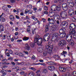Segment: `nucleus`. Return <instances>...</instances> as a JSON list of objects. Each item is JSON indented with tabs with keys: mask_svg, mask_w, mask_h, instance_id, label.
I'll use <instances>...</instances> for the list:
<instances>
[{
	"mask_svg": "<svg viewBox=\"0 0 76 76\" xmlns=\"http://www.w3.org/2000/svg\"><path fill=\"white\" fill-rule=\"evenodd\" d=\"M18 66H16L15 68L14 69H16V72H17L18 71V70H19V69H17V68H18Z\"/></svg>",
	"mask_w": 76,
	"mask_h": 76,
	"instance_id": "obj_42",
	"label": "nucleus"
},
{
	"mask_svg": "<svg viewBox=\"0 0 76 76\" xmlns=\"http://www.w3.org/2000/svg\"><path fill=\"white\" fill-rule=\"evenodd\" d=\"M51 43H52V42H51V41H49L48 42V44H49V45H50V44H51Z\"/></svg>",
	"mask_w": 76,
	"mask_h": 76,
	"instance_id": "obj_61",
	"label": "nucleus"
},
{
	"mask_svg": "<svg viewBox=\"0 0 76 76\" xmlns=\"http://www.w3.org/2000/svg\"><path fill=\"white\" fill-rule=\"evenodd\" d=\"M26 67H23L22 68H21L20 70H26Z\"/></svg>",
	"mask_w": 76,
	"mask_h": 76,
	"instance_id": "obj_43",
	"label": "nucleus"
},
{
	"mask_svg": "<svg viewBox=\"0 0 76 76\" xmlns=\"http://www.w3.org/2000/svg\"><path fill=\"white\" fill-rule=\"evenodd\" d=\"M66 29L65 28H61L59 31L60 34H62L64 33H66Z\"/></svg>",
	"mask_w": 76,
	"mask_h": 76,
	"instance_id": "obj_10",
	"label": "nucleus"
},
{
	"mask_svg": "<svg viewBox=\"0 0 76 76\" xmlns=\"http://www.w3.org/2000/svg\"><path fill=\"white\" fill-rule=\"evenodd\" d=\"M39 36L38 34H37L36 35V36L34 38V42L35 43L37 42V45H40L41 47L42 46V38H39Z\"/></svg>",
	"mask_w": 76,
	"mask_h": 76,
	"instance_id": "obj_2",
	"label": "nucleus"
},
{
	"mask_svg": "<svg viewBox=\"0 0 76 76\" xmlns=\"http://www.w3.org/2000/svg\"><path fill=\"white\" fill-rule=\"evenodd\" d=\"M29 10H28L27 9H26V10L25 13L26 14H27V13H28V12Z\"/></svg>",
	"mask_w": 76,
	"mask_h": 76,
	"instance_id": "obj_47",
	"label": "nucleus"
},
{
	"mask_svg": "<svg viewBox=\"0 0 76 76\" xmlns=\"http://www.w3.org/2000/svg\"><path fill=\"white\" fill-rule=\"evenodd\" d=\"M42 20L43 22H45V20H45V19L44 18H42Z\"/></svg>",
	"mask_w": 76,
	"mask_h": 76,
	"instance_id": "obj_57",
	"label": "nucleus"
},
{
	"mask_svg": "<svg viewBox=\"0 0 76 76\" xmlns=\"http://www.w3.org/2000/svg\"><path fill=\"white\" fill-rule=\"evenodd\" d=\"M0 30L1 32H3L4 30V27L1 25H0Z\"/></svg>",
	"mask_w": 76,
	"mask_h": 76,
	"instance_id": "obj_15",
	"label": "nucleus"
},
{
	"mask_svg": "<svg viewBox=\"0 0 76 76\" xmlns=\"http://www.w3.org/2000/svg\"><path fill=\"white\" fill-rule=\"evenodd\" d=\"M55 69V67L54 66H51V70H52V71L54 70Z\"/></svg>",
	"mask_w": 76,
	"mask_h": 76,
	"instance_id": "obj_31",
	"label": "nucleus"
},
{
	"mask_svg": "<svg viewBox=\"0 0 76 76\" xmlns=\"http://www.w3.org/2000/svg\"><path fill=\"white\" fill-rule=\"evenodd\" d=\"M20 74H21V75H24V72H23V71H21V72H20Z\"/></svg>",
	"mask_w": 76,
	"mask_h": 76,
	"instance_id": "obj_58",
	"label": "nucleus"
},
{
	"mask_svg": "<svg viewBox=\"0 0 76 76\" xmlns=\"http://www.w3.org/2000/svg\"><path fill=\"white\" fill-rule=\"evenodd\" d=\"M35 73H34V72H32L31 73V75L30 76H35Z\"/></svg>",
	"mask_w": 76,
	"mask_h": 76,
	"instance_id": "obj_41",
	"label": "nucleus"
},
{
	"mask_svg": "<svg viewBox=\"0 0 76 76\" xmlns=\"http://www.w3.org/2000/svg\"><path fill=\"white\" fill-rule=\"evenodd\" d=\"M48 12L47 11H44V13L46 14V15H48Z\"/></svg>",
	"mask_w": 76,
	"mask_h": 76,
	"instance_id": "obj_62",
	"label": "nucleus"
},
{
	"mask_svg": "<svg viewBox=\"0 0 76 76\" xmlns=\"http://www.w3.org/2000/svg\"><path fill=\"white\" fill-rule=\"evenodd\" d=\"M16 1V0H10V1L11 3H15Z\"/></svg>",
	"mask_w": 76,
	"mask_h": 76,
	"instance_id": "obj_40",
	"label": "nucleus"
},
{
	"mask_svg": "<svg viewBox=\"0 0 76 76\" xmlns=\"http://www.w3.org/2000/svg\"><path fill=\"white\" fill-rule=\"evenodd\" d=\"M23 53H25L26 54H28V52L24 51Z\"/></svg>",
	"mask_w": 76,
	"mask_h": 76,
	"instance_id": "obj_64",
	"label": "nucleus"
},
{
	"mask_svg": "<svg viewBox=\"0 0 76 76\" xmlns=\"http://www.w3.org/2000/svg\"><path fill=\"white\" fill-rule=\"evenodd\" d=\"M68 13L69 14V15L72 16H73L75 15V12L73 10V9H71L68 11Z\"/></svg>",
	"mask_w": 76,
	"mask_h": 76,
	"instance_id": "obj_7",
	"label": "nucleus"
},
{
	"mask_svg": "<svg viewBox=\"0 0 76 76\" xmlns=\"http://www.w3.org/2000/svg\"><path fill=\"white\" fill-rule=\"evenodd\" d=\"M72 63H73V60H71L69 62V64H72Z\"/></svg>",
	"mask_w": 76,
	"mask_h": 76,
	"instance_id": "obj_60",
	"label": "nucleus"
},
{
	"mask_svg": "<svg viewBox=\"0 0 76 76\" xmlns=\"http://www.w3.org/2000/svg\"><path fill=\"white\" fill-rule=\"evenodd\" d=\"M26 19H27L28 20H29V19H30V18H29V17H28V16H26Z\"/></svg>",
	"mask_w": 76,
	"mask_h": 76,
	"instance_id": "obj_52",
	"label": "nucleus"
},
{
	"mask_svg": "<svg viewBox=\"0 0 76 76\" xmlns=\"http://www.w3.org/2000/svg\"><path fill=\"white\" fill-rule=\"evenodd\" d=\"M13 58L12 57H10L8 59V60H12Z\"/></svg>",
	"mask_w": 76,
	"mask_h": 76,
	"instance_id": "obj_44",
	"label": "nucleus"
},
{
	"mask_svg": "<svg viewBox=\"0 0 76 76\" xmlns=\"http://www.w3.org/2000/svg\"><path fill=\"white\" fill-rule=\"evenodd\" d=\"M30 69H31V70H35V68L33 67H31L30 68Z\"/></svg>",
	"mask_w": 76,
	"mask_h": 76,
	"instance_id": "obj_49",
	"label": "nucleus"
},
{
	"mask_svg": "<svg viewBox=\"0 0 76 76\" xmlns=\"http://www.w3.org/2000/svg\"><path fill=\"white\" fill-rule=\"evenodd\" d=\"M26 49L28 50V51H29L31 50V48L27 44L26 45Z\"/></svg>",
	"mask_w": 76,
	"mask_h": 76,
	"instance_id": "obj_21",
	"label": "nucleus"
},
{
	"mask_svg": "<svg viewBox=\"0 0 76 76\" xmlns=\"http://www.w3.org/2000/svg\"><path fill=\"white\" fill-rule=\"evenodd\" d=\"M49 31V26L48 25H46L45 27V32L47 33Z\"/></svg>",
	"mask_w": 76,
	"mask_h": 76,
	"instance_id": "obj_14",
	"label": "nucleus"
},
{
	"mask_svg": "<svg viewBox=\"0 0 76 76\" xmlns=\"http://www.w3.org/2000/svg\"><path fill=\"white\" fill-rule=\"evenodd\" d=\"M43 72L44 73H48V71L47 69H45L43 70Z\"/></svg>",
	"mask_w": 76,
	"mask_h": 76,
	"instance_id": "obj_30",
	"label": "nucleus"
},
{
	"mask_svg": "<svg viewBox=\"0 0 76 76\" xmlns=\"http://www.w3.org/2000/svg\"><path fill=\"white\" fill-rule=\"evenodd\" d=\"M52 23H49V26L50 27H53L54 26V20H53Z\"/></svg>",
	"mask_w": 76,
	"mask_h": 76,
	"instance_id": "obj_16",
	"label": "nucleus"
},
{
	"mask_svg": "<svg viewBox=\"0 0 76 76\" xmlns=\"http://www.w3.org/2000/svg\"><path fill=\"white\" fill-rule=\"evenodd\" d=\"M2 9L5 11V12H7V8L6 7L4 8V6H3L2 7Z\"/></svg>",
	"mask_w": 76,
	"mask_h": 76,
	"instance_id": "obj_26",
	"label": "nucleus"
},
{
	"mask_svg": "<svg viewBox=\"0 0 76 76\" xmlns=\"http://www.w3.org/2000/svg\"><path fill=\"white\" fill-rule=\"evenodd\" d=\"M56 41H60V39L59 38H57V39H55Z\"/></svg>",
	"mask_w": 76,
	"mask_h": 76,
	"instance_id": "obj_45",
	"label": "nucleus"
},
{
	"mask_svg": "<svg viewBox=\"0 0 76 76\" xmlns=\"http://www.w3.org/2000/svg\"><path fill=\"white\" fill-rule=\"evenodd\" d=\"M15 17L16 19H19L20 18V17L19 16L17 15H15Z\"/></svg>",
	"mask_w": 76,
	"mask_h": 76,
	"instance_id": "obj_48",
	"label": "nucleus"
},
{
	"mask_svg": "<svg viewBox=\"0 0 76 76\" xmlns=\"http://www.w3.org/2000/svg\"><path fill=\"white\" fill-rule=\"evenodd\" d=\"M60 15L61 17L62 18V19H66V18L67 16V13L66 12L62 11L60 13Z\"/></svg>",
	"mask_w": 76,
	"mask_h": 76,
	"instance_id": "obj_3",
	"label": "nucleus"
},
{
	"mask_svg": "<svg viewBox=\"0 0 76 76\" xmlns=\"http://www.w3.org/2000/svg\"><path fill=\"white\" fill-rule=\"evenodd\" d=\"M10 19L11 20H12V21H13L15 20V18H14V17H13V16L12 15H11L10 16Z\"/></svg>",
	"mask_w": 76,
	"mask_h": 76,
	"instance_id": "obj_22",
	"label": "nucleus"
},
{
	"mask_svg": "<svg viewBox=\"0 0 76 76\" xmlns=\"http://www.w3.org/2000/svg\"><path fill=\"white\" fill-rule=\"evenodd\" d=\"M68 37H69V36H66V40L67 41V42H71V44H72L73 43V39H72L71 38L70 39H68Z\"/></svg>",
	"mask_w": 76,
	"mask_h": 76,
	"instance_id": "obj_9",
	"label": "nucleus"
},
{
	"mask_svg": "<svg viewBox=\"0 0 76 76\" xmlns=\"http://www.w3.org/2000/svg\"><path fill=\"white\" fill-rule=\"evenodd\" d=\"M32 19H33L34 20H38V19H37V18H35V17H34V16H32Z\"/></svg>",
	"mask_w": 76,
	"mask_h": 76,
	"instance_id": "obj_37",
	"label": "nucleus"
},
{
	"mask_svg": "<svg viewBox=\"0 0 76 76\" xmlns=\"http://www.w3.org/2000/svg\"><path fill=\"white\" fill-rule=\"evenodd\" d=\"M46 48L47 49V51L45 50L43 51L44 56H45L48 53H51L53 48V45H47L46 46Z\"/></svg>",
	"mask_w": 76,
	"mask_h": 76,
	"instance_id": "obj_1",
	"label": "nucleus"
},
{
	"mask_svg": "<svg viewBox=\"0 0 76 76\" xmlns=\"http://www.w3.org/2000/svg\"><path fill=\"white\" fill-rule=\"evenodd\" d=\"M7 46L9 47L10 48H12V46H11V45L10 44L7 45Z\"/></svg>",
	"mask_w": 76,
	"mask_h": 76,
	"instance_id": "obj_53",
	"label": "nucleus"
},
{
	"mask_svg": "<svg viewBox=\"0 0 76 76\" xmlns=\"http://www.w3.org/2000/svg\"><path fill=\"white\" fill-rule=\"evenodd\" d=\"M65 70H66V68H65L62 67L61 72H65Z\"/></svg>",
	"mask_w": 76,
	"mask_h": 76,
	"instance_id": "obj_29",
	"label": "nucleus"
},
{
	"mask_svg": "<svg viewBox=\"0 0 76 76\" xmlns=\"http://www.w3.org/2000/svg\"><path fill=\"white\" fill-rule=\"evenodd\" d=\"M44 9L45 10H46V11H47V10H48V7H46V6H44Z\"/></svg>",
	"mask_w": 76,
	"mask_h": 76,
	"instance_id": "obj_33",
	"label": "nucleus"
},
{
	"mask_svg": "<svg viewBox=\"0 0 76 76\" xmlns=\"http://www.w3.org/2000/svg\"><path fill=\"white\" fill-rule=\"evenodd\" d=\"M48 64L49 65H56V64L55 63L53 62L52 61L48 62H47Z\"/></svg>",
	"mask_w": 76,
	"mask_h": 76,
	"instance_id": "obj_17",
	"label": "nucleus"
},
{
	"mask_svg": "<svg viewBox=\"0 0 76 76\" xmlns=\"http://www.w3.org/2000/svg\"><path fill=\"white\" fill-rule=\"evenodd\" d=\"M27 32H30L31 30L30 29V28H27Z\"/></svg>",
	"mask_w": 76,
	"mask_h": 76,
	"instance_id": "obj_55",
	"label": "nucleus"
},
{
	"mask_svg": "<svg viewBox=\"0 0 76 76\" xmlns=\"http://www.w3.org/2000/svg\"><path fill=\"white\" fill-rule=\"evenodd\" d=\"M61 6H57L56 7V10L57 11H59L61 10Z\"/></svg>",
	"mask_w": 76,
	"mask_h": 76,
	"instance_id": "obj_18",
	"label": "nucleus"
},
{
	"mask_svg": "<svg viewBox=\"0 0 76 76\" xmlns=\"http://www.w3.org/2000/svg\"><path fill=\"white\" fill-rule=\"evenodd\" d=\"M48 69L50 71H53V69H51V66H49L48 67Z\"/></svg>",
	"mask_w": 76,
	"mask_h": 76,
	"instance_id": "obj_32",
	"label": "nucleus"
},
{
	"mask_svg": "<svg viewBox=\"0 0 76 76\" xmlns=\"http://www.w3.org/2000/svg\"><path fill=\"white\" fill-rule=\"evenodd\" d=\"M1 19L2 22H4L5 21V19L3 18H1Z\"/></svg>",
	"mask_w": 76,
	"mask_h": 76,
	"instance_id": "obj_36",
	"label": "nucleus"
},
{
	"mask_svg": "<svg viewBox=\"0 0 76 76\" xmlns=\"http://www.w3.org/2000/svg\"><path fill=\"white\" fill-rule=\"evenodd\" d=\"M37 51H38L39 52H40V53H42L43 49H42V48L40 47L37 48Z\"/></svg>",
	"mask_w": 76,
	"mask_h": 76,
	"instance_id": "obj_19",
	"label": "nucleus"
},
{
	"mask_svg": "<svg viewBox=\"0 0 76 76\" xmlns=\"http://www.w3.org/2000/svg\"><path fill=\"white\" fill-rule=\"evenodd\" d=\"M8 51L10 54H12L13 53V52L12 51L11 49H10Z\"/></svg>",
	"mask_w": 76,
	"mask_h": 76,
	"instance_id": "obj_34",
	"label": "nucleus"
},
{
	"mask_svg": "<svg viewBox=\"0 0 76 76\" xmlns=\"http://www.w3.org/2000/svg\"><path fill=\"white\" fill-rule=\"evenodd\" d=\"M62 7L63 10L64 11H67L68 10V5L66 3L62 4Z\"/></svg>",
	"mask_w": 76,
	"mask_h": 76,
	"instance_id": "obj_6",
	"label": "nucleus"
},
{
	"mask_svg": "<svg viewBox=\"0 0 76 76\" xmlns=\"http://www.w3.org/2000/svg\"><path fill=\"white\" fill-rule=\"evenodd\" d=\"M59 1V0H54V3H57L58 1Z\"/></svg>",
	"mask_w": 76,
	"mask_h": 76,
	"instance_id": "obj_54",
	"label": "nucleus"
},
{
	"mask_svg": "<svg viewBox=\"0 0 76 76\" xmlns=\"http://www.w3.org/2000/svg\"><path fill=\"white\" fill-rule=\"evenodd\" d=\"M53 35L55 37H58V35H59V34L58 33H55L53 34Z\"/></svg>",
	"mask_w": 76,
	"mask_h": 76,
	"instance_id": "obj_24",
	"label": "nucleus"
},
{
	"mask_svg": "<svg viewBox=\"0 0 76 76\" xmlns=\"http://www.w3.org/2000/svg\"><path fill=\"white\" fill-rule=\"evenodd\" d=\"M50 39V38L48 37L47 36H46L45 34L44 35V36L43 37V41H46V39L47 40V41H48L49 39Z\"/></svg>",
	"mask_w": 76,
	"mask_h": 76,
	"instance_id": "obj_12",
	"label": "nucleus"
},
{
	"mask_svg": "<svg viewBox=\"0 0 76 76\" xmlns=\"http://www.w3.org/2000/svg\"><path fill=\"white\" fill-rule=\"evenodd\" d=\"M18 55L20 56H21L22 57H24V56H23V54L20 52L18 53Z\"/></svg>",
	"mask_w": 76,
	"mask_h": 76,
	"instance_id": "obj_28",
	"label": "nucleus"
},
{
	"mask_svg": "<svg viewBox=\"0 0 76 76\" xmlns=\"http://www.w3.org/2000/svg\"><path fill=\"white\" fill-rule=\"evenodd\" d=\"M2 38L3 39H6V36L5 35H4Z\"/></svg>",
	"mask_w": 76,
	"mask_h": 76,
	"instance_id": "obj_56",
	"label": "nucleus"
},
{
	"mask_svg": "<svg viewBox=\"0 0 76 76\" xmlns=\"http://www.w3.org/2000/svg\"><path fill=\"white\" fill-rule=\"evenodd\" d=\"M7 67V66L4 65V66L2 67L4 69H6Z\"/></svg>",
	"mask_w": 76,
	"mask_h": 76,
	"instance_id": "obj_50",
	"label": "nucleus"
},
{
	"mask_svg": "<svg viewBox=\"0 0 76 76\" xmlns=\"http://www.w3.org/2000/svg\"><path fill=\"white\" fill-rule=\"evenodd\" d=\"M61 26H67V22H62L60 24Z\"/></svg>",
	"mask_w": 76,
	"mask_h": 76,
	"instance_id": "obj_11",
	"label": "nucleus"
},
{
	"mask_svg": "<svg viewBox=\"0 0 76 76\" xmlns=\"http://www.w3.org/2000/svg\"><path fill=\"white\" fill-rule=\"evenodd\" d=\"M46 35V37H47L48 38H50V35L48 33H47L45 34Z\"/></svg>",
	"mask_w": 76,
	"mask_h": 76,
	"instance_id": "obj_27",
	"label": "nucleus"
},
{
	"mask_svg": "<svg viewBox=\"0 0 76 76\" xmlns=\"http://www.w3.org/2000/svg\"><path fill=\"white\" fill-rule=\"evenodd\" d=\"M22 40L21 39H18L17 41V42H22Z\"/></svg>",
	"mask_w": 76,
	"mask_h": 76,
	"instance_id": "obj_51",
	"label": "nucleus"
},
{
	"mask_svg": "<svg viewBox=\"0 0 76 76\" xmlns=\"http://www.w3.org/2000/svg\"><path fill=\"white\" fill-rule=\"evenodd\" d=\"M29 39V37H25L23 38V41H27Z\"/></svg>",
	"mask_w": 76,
	"mask_h": 76,
	"instance_id": "obj_25",
	"label": "nucleus"
},
{
	"mask_svg": "<svg viewBox=\"0 0 76 76\" xmlns=\"http://www.w3.org/2000/svg\"><path fill=\"white\" fill-rule=\"evenodd\" d=\"M70 34L71 35H73V37L76 40V32L75 30V28L72 29V31H70Z\"/></svg>",
	"mask_w": 76,
	"mask_h": 76,
	"instance_id": "obj_4",
	"label": "nucleus"
},
{
	"mask_svg": "<svg viewBox=\"0 0 76 76\" xmlns=\"http://www.w3.org/2000/svg\"><path fill=\"white\" fill-rule=\"evenodd\" d=\"M11 64H12V65H16V64H15V63L13 62H11Z\"/></svg>",
	"mask_w": 76,
	"mask_h": 76,
	"instance_id": "obj_59",
	"label": "nucleus"
},
{
	"mask_svg": "<svg viewBox=\"0 0 76 76\" xmlns=\"http://www.w3.org/2000/svg\"><path fill=\"white\" fill-rule=\"evenodd\" d=\"M72 75L73 76H76V71L73 72Z\"/></svg>",
	"mask_w": 76,
	"mask_h": 76,
	"instance_id": "obj_35",
	"label": "nucleus"
},
{
	"mask_svg": "<svg viewBox=\"0 0 76 76\" xmlns=\"http://www.w3.org/2000/svg\"><path fill=\"white\" fill-rule=\"evenodd\" d=\"M35 42L33 43H31L30 44V45L31 47H34L35 46Z\"/></svg>",
	"mask_w": 76,
	"mask_h": 76,
	"instance_id": "obj_23",
	"label": "nucleus"
},
{
	"mask_svg": "<svg viewBox=\"0 0 76 76\" xmlns=\"http://www.w3.org/2000/svg\"><path fill=\"white\" fill-rule=\"evenodd\" d=\"M39 63H33V65H38V64H39Z\"/></svg>",
	"mask_w": 76,
	"mask_h": 76,
	"instance_id": "obj_63",
	"label": "nucleus"
},
{
	"mask_svg": "<svg viewBox=\"0 0 76 76\" xmlns=\"http://www.w3.org/2000/svg\"><path fill=\"white\" fill-rule=\"evenodd\" d=\"M66 42L64 40H62L58 44V45L59 47H63L66 44Z\"/></svg>",
	"mask_w": 76,
	"mask_h": 76,
	"instance_id": "obj_5",
	"label": "nucleus"
},
{
	"mask_svg": "<svg viewBox=\"0 0 76 76\" xmlns=\"http://www.w3.org/2000/svg\"><path fill=\"white\" fill-rule=\"evenodd\" d=\"M28 12L29 14H32V11L31 10H29Z\"/></svg>",
	"mask_w": 76,
	"mask_h": 76,
	"instance_id": "obj_38",
	"label": "nucleus"
},
{
	"mask_svg": "<svg viewBox=\"0 0 76 76\" xmlns=\"http://www.w3.org/2000/svg\"><path fill=\"white\" fill-rule=\"evenodd\" d=\"M66 34L64 33H60L59 36L61 38H64L66 36Z\"/></svg>",
	"mask_w": 76,
	"mask_h": 76,
	"instance_id": "obj_13",
	"label": "nucleus"
},
{
	"mask_svg": "<svg viewBox=\"0 0 76 76\" xmlns=\"http://www.w3.org/2000/svg\"><path fill=\"white\" fill-rule=\"evenodd\" d=\"M7 38L8 40H10L11 38H10V36H9V37H7Z\"/></svg>",
	"mask_w": 76,
	"mask_h": 76,
	"instance_id": "obj_46",
	"label": "nucleus"
},
{
	"mask_svg": "<svg viewBox=\"0 0 76 76\" xmlns=\"http://www.w3.org/2000/svg\"><path fill=\"white\" fill-rule=\"evenodd\" d=\"M54 58H60V56L58 55H54L53 56Z\"/></svg>",
	"mask_w": 76,
	"mask_h": 76,
	"instance_id": "obj_20",
	"label": "nucleus"
},
{
	"mask_svg": "<svg viewBox=\"0 0 76 76\" xmlns=\"http://www.w3.org/2000/svg\"><path fill=\"white\" fill-rule=\"evenodd\" d=\"M76 27V25L75 23H72L69 26V29L71 31H72V29L73 28H75Z\"/></svg>",
	"mask_w": 76,
	"mask_h": 76,
	"instance_id": "obj_8",
	"label": "nucleus"
},
{
	"mask_svg": "<svg viewBox=\"0 0 76 76\" xmlns=\"http://www.w3.org/2000/svg\"><path fill=\"white\" fill-rule=\"evenodd\" d=\"M67 53V52L65 51H63V53H61V55H63V54H66Z\"/></svg>",
	"mask_w": 76,
	"mask_h": 76,
	"instance_id": "obj_39",
	"label": "nucleus"
}]
</instances>
